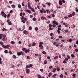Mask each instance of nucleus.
I'll return each mask as SVG.
<instances>
[{"label":"nucleus","instance_id":"nucleus-6","mask_svg":"<svg viewBox=\"0 0 78 78\" xmlns=\"http://www.w3.org/2000/svg\"><path fill=\"white\" fill-rule=\"evenodd\" d=\"M0 36H3V37H6V35H5V34H0Z\"/></svg>","mask_w":78,"mask_h":78},{"label":"nucleus","instance_id":"nucleus-59","mask_svg":"<svg viewBox=\"0 0 78 78\" xmlns=\"http://www.w3.org/2000/svg\"><path fill=\"white\" fill-rule=\"evenodd\" d=\"M20 16H22V12H21V13H20Z\"/></svg>","mask_w":78,"mask_h":78},{"label":"nucleus","instance_id":"nucleus-45","mask_svg":"<svg viewBox=\"0 0 78 78\" xmlns=\"http://www.w3.org/2000/svg\"><path fill=\"white\" fill-rule=\"evenodd\" d=\"M59 70H60V69L58 68H57V72H58Z\"/></svg>","mask_w":78,"mask_h":78},{"label":"nucleus","instance_id":"nucleus-9","mask_svg":"<svg viewBox=\"0 0 78 78\" xmlns=\"http://www.w3.org/2000/svg\"><path fill=\"white\" fill-rule=\"evenodd\" d=\"M59 4L60 5H62V1L60 0L59 1Z\"/></svg>","mask_w":78,"mask_h":78},{"label":"nucleus","instance_id":"nucleus-61","mask_svg":"<svg viewBox=\"0 0 78 78\" xmlns=\"http://www.w3.org/2000/svg\"><path fill=\"white\" fill-rule=\"evenodd\" d=\"M2 41H5V37H2Z\"/></svg>","mask_w":78,"mask_h":78},{"label":"nucleus","instance_id":"nucleus-50","mask_svg":"<svg viewBox=\"0 0 78 78\" xmlns=\"http://www.w3.org/2000/svg\"><path fill=\"white\" fill-rule=\"evenodd\" d=\"M13 11H12V10H11L10 12L9 13H10L11 14H12L13 12Z\"/></svg>","mask_w":78,"mask_h":78},{"label":"nucleus","instance_id":"nucleus-27","mask_svg":"<svg viewBox=\"0 0 78 78\" xmlns=\"http://www.w3.org/2000/svg\"><path fill=\"white\" fill-rule=\"evenodd\" d=\"M28 7H29L31 6V4H30V2H28Z\"/></svg>","mask_w":78,"mask_h":78},{"label":"nucleus","instance_id":"nucleus-49","mask_svg":"<svg viewBox=\"0 0 78 78\" xmlns=\"http://www.w3.org/2000/svg\"><path fill=\"white\" fill-rule=\"evenodd\" d=\"M10 17V14H9L7 15V17L8 18V17Z\"/></svg>","mask_w":78,"mask_h":78},{"label":"nucleus","instance_id":"nucleus-41","mask_svg":"<svg viewBox=\"0 0 78 78\" xmlns=\"http://www.w3.org/2000/svg\"><path fill=\"white\" fill-rule=\"evenodd\" d=\"M2 31H7V30L5 28H3L2 29Z\"/></svg>","mask_w":78,"mask_h":78},{"label":"nucleus","instance_id":"nucleus-10","mask_svg":"<svg viewBox=\"0 0 78 78\" xmlns=\"http://www.w3.org/2000/svg\"><path fill=\"white\" fill-rule=\"evenodd\" d=\"M26 12H28L29 13V14H31V10H26Z\"/></svg>","mask_w":78,"mask_h":78},{"label":"nucleus","instance_id":"nucleus-16","mask_svg":"<svg viewBox=\"0 0 78 78\" xmlns=\"http://www.w3.org/2000/svg\"><path fill=\"white\" fill-rule=\"evenodd\" d=\"M56 70V69L55 68H54L53 69V70L52 71V72H55Z\"/></svg>","mask_w":78,"mask_h":78},{"label":"nucleus","instance_id":"nucleus-33","mask_svg":"<svg viewBox=\"0 0 78 78\" xmlns=\"http://www.w3.org/2000/svg\"><path fill=\"white\" fill-rule=\"evenodd\" d=\"M35 31H37V30H38V27H36L35 28Z\"/></svg>","mask_w":78,"mask_h":78},{"label":"nucleus","instance_id":"nucleus-47","mask_svg":"<svg viewBox=\"0 0 78 78\" xmlns=\"http://www.w3.org/2000/svg\"><path fill=\"white\" fill-rule=\"evenodd\" d=\"M59 37L60 39H62V38L63 37H62V36H59Z\"/></svg>","mask_w":78,"mask_h":78},{"label":"nucleus","instance_id":"nucleus-2","mask_svg":"<svg viewBox=\"0 0 78 78\" xmlns=\"http://www.w3.org/2000/svg\"><path fill=\"white\" fill-rule=\"evenodd\" d=\"M1 14L2 15V17H4L5 18H6L7 15L6 14H5V13L3 11H2Z\"/></svg>","mask_w":78,"mask_h":78},{"label":"nucleus","instance_id":"nucleus-17","mask_svg":"<svg viewBox=\"0 0 78 78\" xmlns=\"http://www.w3.org/2000/svg\"><path fill=\"white\" fill-rule=\"evenodd\" d=\"M58 58V56H56L55 57H54V59H56Z\"/></svg>","mask_w":78,"mask_h":78},{"label":"nucleus","instance_id":"nucleus-38","mask_svg":"<svg viewBox=\"0 0 78 78\" xmlns=\"http://www.w3.org/2000/svg\"><path fill=\"white\" fill-rule=\"evenodd\" d=\"M29 30H32V27L31 26H30L29 27Z\"/></svg>","mask_w":78,"mask_h":78},{"label":"nucleus","instance_id":"nucleus-28","mask_svg":"<svg viewBox=\"0 0 78 78\" xmlns=\"http://www.w3.org/2000/svg\"><path fill=\"white\" fill-rule=\"evenodd\" d=\"M18 7L19 8H21V7H22V6L21 5H20L19 4L18 5Z\"/></svg>","mask_w":78,"mask_h":78},{"label":"nucleus","instance_id":"nucleus-34","mask_svg":"<svg viewBox=\"0 0 78 78\" xmlns=\"http://www.w3.org/2000/svg\"><path fill=\"white\" fill-rule=\"evenodd\" d=\"M35 45H36V43L34 42L32 44V46H35Z\"/></svg>","mask_w":78,"mask_h":78},{"label":"nucleus","instance_id":"nucleus-48","mask_svg":"<svg viewBox=\"0 0 78 78\" xmlns=\"http://www.w3.org/2000/svg\"><path fill=\"white\" fill-rule=\"evenodd\" d=\"M42 6H43V8H45V7H46V6L45 5H44V4H42Z\"/></svg>","mask_w":78,"mask_h":78},{"label":"nucleus","instance_id":"nucleus-26","mask_svg":"<svg viewBox=\"0 0 78 78\" xmlns=\"http://www.w3.org/2000/svg\"><path fill=\"white\" fill-rule=\"evenodd\" d=\"M31 10L32 11H33L34 12H35V11L34 10V9L32 8L31 9Z\"/></svg>","mask_w":78,"mask_h":78},{"label":"nucleus","instance_id":"nucleus-40","mask_svg":"<svg viewBox=\"0 0 78 78\" xmlns=\"http://www.w3.org/2000/svg\"><path fill=\"white\" fill-rule=\"evenodd\" d=\"M26 68H30V66H28V65H26Z\"/></svg>","mask_w":78,"mask_h":78},{"label":"nucleus","instance_id":"nucleus-14","mask_svg":"<svg viewBox=\"0 0 78 78\" xmlns=\"http://www.w3.org/2000/svg\"><path fill=\"white\" fill-rule=\"evenodd\" d=\"M37 77H38V78H42V76H41V75H40V74H38V75Z\"/></svg>","mask_w":78,"mask_h":78},{"label":"nucleus","instance_id":"nucleus-58","mask_svg":"<svg viewBox=\"0 0 78 78\" xmlns=\"http://www.w3.org/2000/svg\"><path fill=\"white\" fill-rule=\"evenodd\" d=\"M56 21L54 20V21H53V23H54V24H55V23H56Z\"/></svg>","mask_w":78,"mask_h":78},{"label":"nucleus","instance_id":"nucleus-30","mask_svg":"<svg viewBox=\"0 0 78 78\" xmlns=\"http://www.w3.org/2000/svg\"><path fill=\"white\" fill-rule=\"evenodd\" d=\"M67 58H68V59H70V56L69 55H67Z\"/></svg>","mask_w":78,"mask_h":78},{"label":"nucleus","instance_id":"nucleus-46","mask_svg":"<svg viewBox=\"0 0 78 78\" xmlns=\"http://www.w3.org/2000/svg\"><path fill=\"white\" fill-rule=\"evenodd\" d=\"M40 12L42 14H43V13H44V12H43V11L42 10H40Z\"/></svg>","mask_w":78,"mask_h":78},{"label":"nucleus","instance_id":"nucleus-25","mask_svg":"<svg viewBox=\"0 0 78 78\" xmlns=\"http://www.w3.org/2000/svg\"><path fill=\"white\" fill-rule=\"evenodd\" d=\"M11 43L12 44H15V42H14V41H11Z\"/></svg>","mask_w":78,"mask_h":78},{"label":"nucleus","instance_id":"nucleus-1","mask_svg":"<svg viewBox=\"0 0 78 78\" xmlns=\"http://www.w3.org/2000/svg\"><path fill=\"white\" fill-rule=\"evenodd\" d=\"M0 44L1 45H2V47H3V48H4L6 49V48H8L9 47H10V45H3V42L2 41H1Z\"/></svg>","mask_w":78,"mask_h":78},{"label":"nucleus","instance_id":"nucleus-63","mask_svg":"<svg viewBox=\"0 0 78 78\" xmlns=\"http://www.w3.org/2000/svg\"><path fill=\"white\" fill-rule=\"evenodd\" d=\"M57 32L58 33V34H60V31L59 30H57Z\"/></svg>","mask_w":78,"mask_h":78},{"label":"nucleus","instance_id":"nucleus-54","mask_svg":"<svg viewBox=\"0 0 78 78\" xmlns=\"http://www.w3.org/2000/svg\"><path fill=\"white\" fill-rule=\"evenodd\" d=\"M52 17H55V15L53 14H52Z\"/></svg>","mask_w":78,"mask_h":78},{"label":"nucleus","instance_id":"nucleus-31","mask_svg":"<svg viewBox=\"0 0 78 78\" xmlns=\"http://www.w3.org/2000/svg\"><path fill=\"white\" fill-rule=\"evenodd\" d=\"M57 76V74H54L53 76H52V78H54L55 76Z\"/></svg>","mask_w":78,"mask_h":78},{"label":"nucleus","instance_id":"nucleus-44","mask_svg":"<svg viewBox=\"0 0 78 78\" xmlns=\"http://www.w3.org/2000/svg\"><path fill=\"white\" fill-rule=\"evenodd\" d=\"M27 59H30V56H27Z\"/></svg>","mask_w":78,"mask_h":78},{"label":"nucleus","instance_id":"nucleus-3","mask_svg":"<svg viewBox=\"0 0 78 78\" xmlns=\"http://www.w3.org/2000/svg\"><path fill=\"white\" fill-rule=\"evenodd\" d=\"M17 55L18 56H20L22 55V56L24 55V54L23 53V52H22V51H20V52H17Z\"/></svg>","mask_w":78,"mask_h":78},{"label":"nucleus","instance_id":"nucleus-11","mask_svg":"<svg viewBox=\"0 0 78 78\" xmlns=\"http://www.w3.org/2000/svg\"><path fill=\"white\" fill-rule=\"evenodd\" d=\"M8 23L9 25H12V23H11V21H10L9 22H8Z\"/></svg>","mask_w":78,"mask_h":78},{"label":"nucleus","instance_id":"nucleus-8","mask_svg":"<svg viewBox=\"0 0 78 78\" xmlns=\"http://www.w3.org/2000/svg\"><path fill=\"white\" fill-rule=\"evenodd\" d=\"M39 47L40 48L41 50L43 49V46L42 45H39Z\"/></svg>","mask_w":78,"mask_h":78},{"label":"nucleus","instance_id":"nucleus-36","mask_svg":"<svg viewBox=\"0 0 78 78\" xmlns=\"http://www.w3.org/2000/svg\"><path fill=\"white\" fill-rule=\"evenodd\" d=\"M22 50L23 51H25V50H26V48H23L22 49Z\"/></svg>","mask_w":78,"mask_h":78},{"label":"nucleus","instance_id":"nucleus-37","mask_svg":"<svg viewBox=\"0 0 78 78\" xmlns=\"http://www.w3.org/2000/svg\"><path fill=\"white\" fill-rule=\"evenodd\" d=\"M25 16H22V18H21V20H23V19H25Z\"/></svg>","mask_w":78,"mask_h":78},{"label":"nucleus","instance_id":"nucleus-23","mask_svg":"<svg viewBox=\"0 0 78 78\" xmlns=\"http://www.w3.org/2000/svg\"><path fill=\"white\" fill-rule=\"evenodd\" d=\"M41 20H44L45 19V17L42 16L41 18Z\"/></svg>","mask_w":78,"mask_h":78},{"label":"nucleus","instance_id":"nucleus-18","mask_svg":"<svg viewBox=\"0 0 78 78\" xmlns=\"http://www.w3.org/2000/svg\"><path fill=\"white\" fill-rule=\"evenodd\" d=\"M21 22H23V23H25V21L23 20H21Z\"/></svg>","mask_w":78,"mask_h":78},{"label":"nucleus","instance_id":"nucleus-15","mask_svg":"<svg viewBox=\"0 0 78 78\" xmlns=\"http://www.w3.org/2000/svg\"><path fill=\"white\" fill-rule=\"evenodd\" d=\"M51 74H52L51 73H49V75H48V77L50 78V76H51Z\"/></svg>","mask_w":78,"mask_h":78},{"label":"nucleus","instance_id":"nucleus-43","mask_svg":"<svg viewBox=\"0 0 78 78\" xmlns=\"http://www.w3.org/2000/svg\"><path fill=\"white\" fill-rule=\"evenodd\" d=\"M75 75H76V74H73V76L74 78H75Z\"/></svg>","mask_w":78,"mask_h":78},{"label":"nucleus","instance_id":"nucleus-55","mask_svg":"<svg viewBox=\"0 0 78 78\" xmlns=\"http://www.w3.org/2000/svg\"><path fill=\"white\" fill-rule=\"evenodd\" d=\"M33 67V66L31 64H30L29 65V67Z\"/></svg>","mask_w":78,"mask_h":78},{"label":"nucleus","instance_id":"nucleus-4","mask_svg":"<svg viewBox=\"0 0 78 78\" xmlns=\"http://www.w3.org/2000/svg\"><path fill=\"white\" fill-rule=\"evenodd\" d=\"M23 33L25 34H28V32L26 30H24L23 31Z\"/></svg>","mask_w":78,"mask_h":78},{"label":"nucleus","instance_id":"nucleus-35","mask_svg":"<svg viewBox=\"0 0 78 78\" xmlns=\"http://www.w3.org/2000/svg\"><path fill=\"white\" fill-rule=\"evenodd\" d=\"M4 53H8V51H7V50H5V51H4Z\"/></svg>","mask_w":78,"mask_h":78},{"label":"nucleus","instance_id":"nucleus-57","mask_svg":"<svg viewBox=\"0 0 78 78\" xmlns=\"http://www.w3.org/2000/svg\"><path fill=\"white\" fill-rule=\"evenodd\" d=\"M52 66H50L49 67V69H51L52 68Z\"/></svg>","mask_w":78,"mask_h":78},{"label":"nucleus","instance_id":"nucleus-42","mask_svg":"<svg viewBox=\"0 0 78 78\" xmlns=\"http://www.w3.org/2000/svg\"><path fill=\"white\" fill-rule=\"evenodd\" d=\"M74 56H75V55H74L73 54H71V57L72 58H74Z\"/></svg>","mask_w":78,"mask_h":78},{"label":"nucleus","instance_id":"nucleus-12","mask_svg":"<svg viewBox=\"0 0 78 78\" xmlns=\"http://www.w3.org/2000/svg\"><path fill=\"white\" fill-rule=\"evenodd\" d=\"M11 6L12 8H16V6H15L14 5H12Z\"/></svg>","mask_w":78,"mask_h":78},{"label":"nucleus","instance_id":"nucleus-39","mask_svg":"<svg viewBox=\"0 0 78 78\" xmlns=\"http://www.w3.org/2000/svg\"><path fill=\"white\" fill-rule=\"evenodd\" d=\"M49 27L50 28H51V27H52V25H51V24H50L49 25Z\"/></svg>","mask_w":78,"mask_h":78},{"label":"nucleus","instance_id":"nucleus-21","mask_svg":"<svg viewBox=\"0 0 78 78\" xmlns=\"http://www.w3.org/2000/svg\"><path fill=\"white\" fill-rule=\"evenodd\" d=\"M43 54H44V55H46L47 54V52L45 51H43L42 52Z\"/></svg>","mask_w":78,"mask_h":78},{"label":"nucleus","instance_id":"nucleus-24","mask_svg":"<svg viewBox=\"0 0 78 78\" xmlns=\"http://www.w3.org/2000/svg\"><path fill=\"white\" fill-rule=\"evenodd\" d=\"M72 15L73 16H74L75 15V12H73V13H72Z\"/></svg>","mask_w":78,"mask_h":78},{"label":"nucleus","instance_id":"nucleus-51","mask_svg":"<svg viewBox=\"0 0 78 78\" xmlns=\"http://www.w3.org/2000/svg\"><path fill=\"white\" fill-rule=\"evenodd\" d=\"M33 20L34 21H36V18L34 17V18H33Z\"/></svg>","mask_w":78,"mask_h":78},{"label":"nucleus","instance_id":"nucleus-53","mask_svg":"<svg viewBox=\"0 0 78 78\" xmlns=\"http://www.w3.org/2000/svg\"><path fill=\"white\" fill-rule=\"evenodd\" d=\"M46 23L48 24L50 23V21H48Z\"/></svg>","mask_w":78,"mask_h":78},{"label":"nucleus","instance_id":"nucleus-29","mask_svg":"<svg viewBox=\"0 0 78 78\" xmlns=\"http://www.w3.org/2000/svg\"><path fill=\"white\" fill-rule=\"evenodd\" d=\"M52 27H53V28H55V27H56V25L55 24H53L52 25Z\"/></svg>","mask_w":78,"mask_h":78},{"label":"nucleus","instance_id":"nucleus-7","mask_svg":"<svg viewBox=\"0 0 78 78\" xmlns=\"http://www.w3.org/2000/svg\"><path fill=\"white\" fill-rule=\"evenodd\" d=\"M30 50L29 49H26V50H25V52L26 53H29L30 52Z\"/></svg>","mask_w":78,"mask_h":78},{"label":"nucleus","instance_id":"nucleus-52","mask_svg":"<svg viewBox=\"0 0 78 78\" xmlns=\"http://www.w3.org/2000/svg\"><path fill=\"white\" fill-rule=\"evenodd\" d=\"M39 62L41 61V56L39 58Z\"/></svg>","mask_w":78,"mask_h":78},{"label":"nucleus","instance_id":"nucleus-5","mask_svg":"<svg viewBox=\"0 0 78 78\" xmlns=\"http://www.w3.org/2000/svg\"><path fill=\"white\" fill-rule=\"evenodd\" d=\"M26 71L27 73H29L30 72V69H28L26 68Z\"/></svg>","mask_w":78,"mask_h":78},{"label":"nucleus","instance_id":"nucleus-62","mask_svg":"<svg viewBox=\"0 0 78 78\" xmlns=\"http://www.w3.org/2000/svg\"><path fill=\"white\" fill-rule=\"evenodd\" d=\"M29 47H31V44H30L28 45Z\"/></svg>","mask_w":78,"mask_h":78},{"label":"nucleus","instance_id":"nucleus-22","mask_svg":"<svg viewBox=\"0 0 78 78\" xmlns=\"http://www.w3.org/2000/svg\"><path fill=\"white\" fill-rule=\"evenodd\" d=\"M44 64H47V62L46 60H45L44 62Z\"/></svg>","mask_w":78,"mask_h":78},{"label":"nucleus","instance_id":"nucleus-19","mask_svg":"<svg viewBox=\"0 0 78 78\" xmlns=\"http://www.w3.org/2000/svg\"><path fill=\"white\" fill-rule=\"evenodd\" d=\"M39 45H42V44H44V42H41L39 43Z\"/></svg>","mask_w":78,"mask_h":78},{"label":"nucleus","instance_id":"nucleus-13","mask_svg":"<svg viewBox=\"0 0 78 78\" xmlns=\"http://www.w3.org/2000/svg\"><path fill=\"white\" fill-rule=\"evenodd\" d=\"M12 57L13 58H15V59H16V58H17V57H16L15 55H13Z\"/></svg>","mask_w":78,"mask_h":78},{"label":"nucleus","instance_id":"nucleus-32","mask_svg":"<svg viewBox=\"0 0 78 78\" xmlns=\"http://www.w3.org/2000/svg\"><path fill=\"white\" fill-rule=\"evenodd\" d=\"M63 64H66V63H67V62L65 60H64L63 61Z\"/></svg>","mask_w":78,"mask_h":78},{"label":"nucleus","instance_id":"nucleus-20","mask_svg":"<svg viewBox=\"0 0 78 78\" xmlns=\"http://www.w3.org/2000/svg\"><path fill=\"white\" fill-rule=\"evenodd\" d=\"M72 17V14L68 15V17Z\"/></svg>","mask_w":78,"mask_h":78},{"label":"nucleus","instance_id":"nucleus-56","mask_svg":"<svg viewBox=\"0 0 78 78\" xmlns=\"http://www.w3.org/2000/svg\"><path fill=\"white\" fill-rule=\"evenodd\" d=\"M65 32H66V33H68V32H69V30H65Z\"/></svg>","mask_w":78,"mask_h":78},{"label":"nucleus","instance_id":"nucleus-60","mask_svg":"<svg viewBox=\"0 0 78 78\" xmlns=\"http://www.w3.org/2000/svg\"><path fill=\"white\" fill-rule=\"evenodd\" d=\"M65 61H68V58H65Z\"/></svg>","mask_w":78,"mask_h":78},{"label":"nucleus","instance_id":"nucleus-64","mask_svg":"<svg viewBox=\"0 0 78 78\" xmlns=\"http://www.w3.org/2000/svg\"><path fill=\"white\" fill-rule=\"evenodd\" d=\"M55 24L56 25H58V23L57 22H56L55 23Z\"/></svg>","mask_w":78,"mask_h":78}]
</instances>
